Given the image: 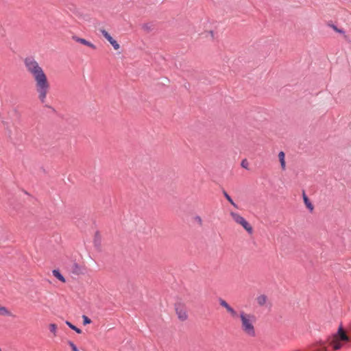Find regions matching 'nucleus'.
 Masks as SVG:
<instances>
[{
    "instance_id": "nucleus-1",
    "label": "nucleus",
    "mask_w": 351,
    "mask_h": 351,
    "mask_svg": "<svg viewBox=\"0 0 351 351\" xmlns=\"http://www.w3.org/2000/svg\"><path fill=\"white\" fill-rule=\"evenodd\" d=\"M24 64L27 71L31 73L34 78L36 90L38 93V99L44 104L45 107L53 110L51 106L45 104L50 86L42 67L40 66L38 63L32 57L26 58L24 60Z\"/></svg>"
},
{
    "instance_id": "nucleus-2",
    "label": "nucleus",
    "mask_w": 351,
    "mask_h": 351,
    "mask_svg": "<svg viewBox=\"0 0 351 351\" xmlns=\"http://www.w3.org/2000/svg\"><path fill=\"white\" fill-rule=\"evenodd\" d=\"M239 317L241 322V328L242 331L249 337H255L256 331L254 326V324L256 321L255 316L242 311L239 313Z\"/></svg>"
},
{
    "instance_id": "nucleus-3",
    "label": "nucleus",
    "mask_w": 351,
    "mask_h": 351,
    "mask_svg": "<svg viewBox=\"0 0 351 351\" xmlns=\"http://www.w3.org/2000/svg\"><path fill=\"white\" fill-rule=\"evenodd\" d=\"M341 341H349V337L346 334L342 326H340L337 332L328 339V344L332 347L333 350H339L342 347Z\"/></svg>"
},
{
    "instance_id": "nucleus-4",
    "label": "nucleus",
    "mask_w": 351,
    "mask_h": 351,
    "mask_svg": "<svg viewBox=\"0 0 351 351\" xmlns=\"http://www.w3.org/2000/svg\"><path fill=\"white\" fill-rule=\"evenodd\" d=\"M230 215L235 222L240 224L243 226V228L249 233L252 234L253 232V228L250 226V224L239 214L231 212Z\"/></svg>"
},
{
    "instance_id": "nucleus-5",
    "label": "nucleus",
    "mask_w": 351,
    "mask_h": 351,
    "mask_svg": "<svg viewBox=\"0 0 351 351\" xmlns=\"http://www.w3.org/2000/svg\"><path fill=\"white\" fill-rule=\"evenodd\" d=\"M100 32L104 38L112 45L115 50H118L120 48L119 43L108 34L106 30L101 29Z\"/></svg>"
},
{
    "instance_id": "nucleus-6",
    "label": "nucleus",
    "mask_w": 351,
    "mask_h": 351,
    "mask_svg": "<svg viewBox=\"0 0 351 351\" xmlns=\"http://www.w3.org/2000/svg\"><path fill=\"white\" fill-rule=\"evenodd\" d=\"M176 311L178 318L180 320L184 321L187 319L188 315L186 313V311L181 306L180 304H177L176 306Z\"/></svg>"
},
{
    "instance_id": "nucleus-7",
    "label": "nucleus",
    "mask_w": 351,
    "mask_h": 351,
    "mask_svg": "<svg viewBox=\"0 0 351 351\" xmlns=\"http://www.w3.org/2000/svg\"><path fill=\"white\" fill-rule=\"evenodd\" d=\"M73 39L77 43H80L82 45H84L86 46L90 47L91 49H96V46L94 44H93L92 43L89 42L88 40H87L84 38H79L77 36H73Z\"/></svg>"
},
{
    "instance_id": "nucleus-8",
    "label": "nucleus",
    "mask_w": 351,
    "mask_h": 351,
    "mask_svg": "<svg viewBox=\"0 0 351 351\" xmlns=\"http://www.w3.org/2000/svg\"><path fill=\"white\" fill-rule=\"evenodd\" d=\"M53 275L62 282H65L66 280L63 275L60 272L58 269H53L52 271Z\"/></svg>"
},
{
    "instance_id": "nucleus-9",
    "label": "nucleus",
    "mask_w": 351,
    "mask_h": 351,
    "mask_svg": "<svg viewBox=\"0 0 351 351\" xmlns=\"http://www.w3.org/2000/svg\"><path fill=\"white\" fill-rule=\"evenodd\" d=\"M303 199L306 207L310 210V211H312L313 210V206L304 193H303Z\"/></svg>"
},
{
    "instance_id": "nucleus-10",
    "label": "nucleus",
    "mask_w": 351,
    "mask_h": 351,
    "mask_svg": "<svg viewBox=\"0 0 351 351\" xmlns=\"http://www.w3.org/2000/svg\"><path fill=\"white\" fill-rule=\"evenodd\" d=\"M285 154L283 152H280L278 154V158L280 162V166L282 169H285Z\"/></svg>"
},
{
    "instance_id": "nucleus-11",
    "label": "nucleus",
    "mask_w": 351,
    "mask_h": 351,
    "mask_svg": "<svg viewBox=\"0 0 351 351\" xmlns=\"http://www.w3.org/2000/svg\"><path fill=\"white\" fill-rule=\"evenodd\" d=\"M267 296L265 295H261L257 297L256 300L260 306H263L267 302Z\"/></svg>"
},
{
    "instance_id": "nucleus-12",
    "label": "nucleus",
    "mask_w": 351,
    "mask_h": 351,
    "mask_svg": "<svg viewBox=\"0 0 351 351\" xmlns=\"http://www.w3.org/2000/svg\"><path fill=\"white\" fill-rule=\"evenodd\" d=\"M0 315L12 316V315L6 307L0 306Z\"/></svg>"
},
{
    "instance_id": "nucleus-13",
    "label": "nucleus",
    "mask_w": 351,
    "mask_h": 351,
    "mask_svg": "<svg viewBox=\"0 0 351 351\" xmlns=\"http://www.w3.org/2000/svg\"><path fill=\"white\" fill-rule=\"evenodd\" d=\"M223 194L224 195V197H226V199L235 208H238L237 205L235 204V202L233 201V199H232V197L228 195V193L226 191H223Z\"/></svg>"
},
{
    "instance_id": "nucleus-14",
    "label": "nucleus",
    "mask_w": 351,
    "mask_h": 351,
    "mask_svg": "<svg viewBox=\"0 0 351 351\" xmlns=\"http://www.w3.org/2000/svg\"><path fill=\"white\" fill-rule=\"evenodd\" d=\"M66 324L72 330H73L74 331H75L78 334H80L82 333V330L80 329L79 328L76 327L75 326H74L73 324H71L70 322L69 321H66Z\"/></svg>"
},
{
    "instance_id": "nucleus-15",
    "label": "nucleus",
    "mask_w": 351,
    "mask_h": 351,
    "mask_svg": "<svg viewBox=\"0 0 351 351\" xmlns=\"http://www.w3.org/2000/svg\"><path fill=\"white\" fill-rule=\"evenodd\" d=\"M226 311L231 315L232 317H237L238 316V314L237 313V311L231 306H230L229 308H228L226 309Z\"/></svg>"
},
{
    "instance_id": "nucleus-16",
    "label": "nucleus",
    "mask_w": 351,
    "mask_h": 351,
    "mask_svg": "<svg viewBox=\"0 0 351 351\" xmlns=\"http://www.w3.org/2000/svg\"><path fill=\"white\" fill-rule=\"evenodd\" d=\"M219 302L220 305L221 306L224 307L226 309H227L228 308H229L230 306L228 304V302L226 301H225L224 300H223L222 298L219 299Z\"/></svg>"
},
{
    "instance_id": "nucleus-17",
    "label": "nucleus",
    "mask_w": 351,
    "mask_h": 351,
    "mask_svg": "<svg viewBox=\"0 0 351 351\" xmlns=\"http://www.w3.org/2000/svg\"><path fill=\"white\" fill-rule=\"evenodd\" d=\"M56 330H57V326L55 324H49V330L51 332L53 333L54 336L56 335Z\"/></svg>"
},
{
    "instance_id": "nucleus-18",
    "label": "nucleus",
    "mask_w": 351,
    "mask_h": 351,
    "mask_svg": "<svg viewBox=\"0 0 351 351\" xmlns=\"http://www.w3.org/2000/svg\"><path fill=\"white\" fill-rule=\"evenodd\" d=\"M82 319L84 325H87L91 323L90 319L86 315H82Z\"/></svg>"
},
{
    "instance_id": "nucleus-19",
    "label": "nucleus",
    "mask_w": 351,
    "mask_h": 351,
    "mask_svg": "<svg viewBox=\"0 0 351 351\" xmlns=\"http://www.w3.org/2000/svg\"><path fill=\"white\" fill-rule=\"evenodd\" d=\"M68 344L70 346V347L71 348L73 351H79L77 348V346H75V344L73 341H69L68 342Z\"/></svg>"
},
{
    "instance_id": "nucleus-20",
    "label": "nucleus",
    "mask_w": 351,
    "mask_h": 351,
    "mask_svg": "<svg viewBox=\"0 0 351 351\" xmlns=\"http://www.w3.org/2000/svg\"><path fill=\"white\" fill-rule=\"evenodd\" d=\"M332 29H333L335 32H338V33H340V34H345V32H344L342 29H339V28H338L336 25H332Z\"/></svg>"
},
{
    "instance_id": "nucleus-21",
    "label": "nucleus",
    "mask_w": 351,
    "mask_h": 351,
    "mask_svg": "<svg viewBox=\"0 0 351 351\" xmlns=\"http://www.w3.org/2000/svg\"><path fill=\"white\" fill-rule=\"evenodd\" d=\"M319 349L321 351H328L327 348H326V346H325V343L324 342H320V345H319Z\"/></svg>"
},
{
    "instance_id": "nucleus-22",
    "label": "nucleus",
    "mask_w": 351,
    "mask_h": 351,
    "mask_svg": "<svg viewBox=\"0 0 351 351\" xmlns=\"http://www.w3.org/2000/svg\"><path fill=\"white\" fill-rule=\"evenodd\" d=\"M247 162L246 160H242L241 162V166L245 168V169H247Z\"/></svg>"
},
{
    "instance_id": "nucleus-23",
    "label": "nucleus",
    "mask_w": 351,
    "mask_h": 351,
    "mask_svg": "<svg viewBox=\"0 0 351 351\" xmlns=\"http://www.w3.org/2000/svg\"><path fill=\"white\" fill-rule=\"evenodd\" d=\"M195 220L197 223H199L200 225H201V224H202V219H201V217H200L199 216H196V217H195Z\"/></svg>"
},
{
    "instance_id": "nucleus-24",
    "label": "nucleus",
    "mask_w": 351,
    "mask_h": 351,
    "mask_svg": "<svg viewBox=\"0 0 351 351\" xmlns=\"http://www.w3.org/2000/svg\"><path fill=\"white\" fill-rule=\"evenodd\" d=\"M210 34H211L212 37H213V31H210Z\"/></svg>"
},
{
    "instance_id": "nucleus-25",
    "label": "nucleus",
    "mask_w": 351,
    "mask_h": 351,
    "mask_svg": "<svg viewBox=\"0 0 351 351\" xmlns=\"http://www.w3.org/2000/svg\"><path fill=\"white\" fill-rule=\"evenodd\" d=\"M75 267H78V265L77 264H75Z\"/></svg>"
}]
</instances>
